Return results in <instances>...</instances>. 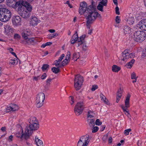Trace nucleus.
Segmentation results:
<instances>
[{
	"label": "nucleus",
	"instance_id": "a878e982",
	"mask_svg": "<svg viewBox=\"0 0 146 146\" xmlns=\"http://www.w3.org/2000/svg\"><path fill=\"white\" fill-rule=\"evenodd\" d=\"M135 61V60L133 59L129 62L126 64L125 66L127 68H130L132 66L133 64L134 63Z\"/></svg>",
	"mask_w": 146,
	"mask_h": 146
},
{
	"label": "nucleus",
	"instance_id": "bf43d9fd",
	"mask_svg": "<svg viewBox=\"0 0 146 146\" xmlns=\"http://www.w3.org/2000/svg\"><path fill=\"white\" fill-rule=\"evenodd\" d=\"M13 138V136L12 135H11L9 137L8 140L9 141H11Z\"/></svg>",
	"mask_w": 146,
	"mask_h": 146
},
{
	"label": "nucleus",
	"instance_id": "aec40b11",
	"mask_svg": "<svg viewBox=\"0 0 146 146\" xmlns=\"http://www.w3.org/2000/svg\"><path fill=\"white\" fill-rule=\"evenodd\" d=\"M29 2L25 1L23 6L25 7L27 10L29 12L31 11L32 9V6Z\"/></svg>",
	"mask_w": 146,
	"mask_h": 146
},
{
	"label": "nucleus",
	"instance_id": "72a5a7b5",
	"mask_svg": "<svg viewBox=\"0 0 146 146\" xmlns=\"http://www.w3.org/2000/svg\"><path fill=\"white\" fill-rule=\"evenodd\" d=\"M81 7L83 9H87L88 8L87 4L86 3L84 2H82L80 3V7Z\"/></svg>",
	"mask_w": 146,
	"mask_h": 146
},
{
	"label": "nucleus",
	"instance_id": "ea45409f",
	"mask_svg": "<svg viewBox=\"0 0 146 146\" xmlns=\"http://www.w3.org/2000/svg\"><path fill=\"white\" fill-rule=\"evenodd\" d=\"M26 41V43H31L34 41L35 39L34 38H28Z\"/></svg>",
	"mask_w": 146,
	"mask_h": 146
},
{
	"label": "nucleus",
	"instance_id": "a211bd4d",
	"mask_svg": "<svg viewBox=\"0 0 146 146\" xmlns=\"http://www.w3.org/2000/svg\"><path fill=\"white\" fill-rule=\"evenodd\" d=\"M30 34V32L29 30H25L22 33V37L25 40H27L28 39V36Z\"/></svg>",
	"mask_w": 146,
	"mask_h": 146
},
{
	"label": "nucleus",
	"instance_id": "680f3d73",
	"mask_svg": "<svg viewBox=\"0 0 146 146\" xmlns=\"http://www.w3.org/2000/svg\"><path fill=\"white\" fill-rule=\"evenodd\" d=\"M78 42H84L83 40L80 38L78 37V40H77Z\"/></svg>",
	"mask_w": 146,
	"mask_h": 146
},
{
	"label": "nucleus",
	"instance_id": "0e129e2a",
	"mask_svg": "<svg viewBox=\"0 0 146 146\" xmlns=\"http://www.w3.org/2000/svg\"><path fill=\"white\" fill-rule=\"evenodd\" d=\"M49 31L50 33H54L55 31L54 29H51L49 30Z\"/></svg>",
	"mask_w": 146,
	"mask_h": 146
},
{
	"label": "nucleus",
	"instance_id": "5fc2aeb1",
	"mask_svg": "<svg viewBox=\"0 0 146 146\" xmlns=\"http://www.w3.org/2000/svg\"><path fill=\"white\" fill-rule=\"evenodd\" d=\"M92 112V111H88V117H90V118H91L92 117H93L94 116L91 115L90 114V113Z\"/></svg>",
	"mask_w": 146,
	"mask_h": 146
},
{
	"label": "nucleus",
	"instance_id": "0eeeda50",
	"mask_svg": "<svg viewBox=\"0 0 146 146\" xmlns=\"http://www.w3.org/2000/svg\"><path fill=\"white\" fill-rule=\"evenodd\" d=\"M45 98V94L43 92L39 93L37 95L36 101V106L37 108H40L43 106Z\"/></svg>",
	"mask_w": 146,
	"mask_h": 146
},
{
	"label": "nucleus",
	"instance_id": "473e14b6",
	"mask_svg": "<svg viewBox=\"0 0 146 146\" xmlns=\"http://www.w3.org/2000/svg\"><path fill=\"white\" fill-rule=\"evenodd\" d=\"M134 19L133 17H129L128 18L127 22L129 24H132L134 22Z\"/></svg>",
	"mask_w": 146,
	"mask_h": 146
},
{
	"label": "nucleus",
	"instance_id": "49530a36",
	"mask_svg": "<svg viewBox=\"0 0 146 146\" xmlns=\"http://www.w3.org/2000/svg\"><path fill=\"white\" fill-rule=\"evenodd\" d=\"M131 131V129H126L124 131V133L126 135H127L129 134V133Z\"/></svg>",
	"mask_w": 146,
	"mask_h": 146
},
{
	"label": "nucleus",
	"instance_id": "b1692460",
	"mask_svg": "<svg viewBox=\"0 0 146 146\" xmlns=\"http://www.w3.org/2000/svg\"><path fill=\"white\" fill-rule=\"evenodd\" d=\"M95 120L93 119H88L87 120L88 125L90 127L92 128L95 125Z\"/></svg>",
	"mask_w": 146,
	"mask_h": 146
},
{
	"label": "nucleus",
	"instance_id": "7c9ffc66",
	"mask_svg": "<svg viewBox=\"0 0 146 146\" xmlns=\"http://www.w3.org/2000/svg\"><path fill=\"white\" fill-rule=\"evenodd\" d=\"M120 70V68L116 65H113L112 68V70L115 72H117Z\"/></svg>",
	"mask_w": 146,
	"mask_h": 146
},
{
	"label": "nucleus",
	"instance_id": "423d86ee",
	"mask_svg": "<svg viewBox=\"0 0 146 146\" xmlns=\"http://www.w3.org/2000/svg\"><path fill=\"white\" fill-rule=\"evenodd\" d=\"M90 14L89 15H88L86 17L87 20L86 25L87 28L89 29H90V24L95 20L97 17H99L100 16L98 13H94L92 14V16Z\"/></svg>",
	"mask_w": 146,
	"mask_h": 146
},
{
	"label": "nucleus",
	"instance_id": "5701e85b",
	"mask_svg": "<svg viewBox=\"0 0 146 146\" xmlns=\"http://www.w3.org/2000/svg\"><path fill=\"white\" fill-rule=\"evenodd\" d=\"M16 0H6L7 5L10 7L14 8Z\"/></svg>",
	"mask_w": 146,
	"mask_h": 146
},
{
	"label": "nucleus",
	"instance_id": "f704fd0d",
	"mask_svg": "<svg viewBox=\"0 0 146 146\" xmlns=\"http://www.w3.org/2000/svg\"><path fill=\"white\" fill-rule=\"evenodd\" d=\"M59 68L58 67L57 68L55 67H53L52 69V70L54 73L57 74L60 71Z\"/></svg>",
	"mask_w": 146,
	"mask_h": 146
},
{
	"label": "nucleus",
	"instance_id": "f03ea898",
	"mask_svg": "<svg viewBox=\"0 0 146 146\" xmlns=\"http://www.w3.org/2000/svg\"><path fill=\"white\" fill-rule=\"evenodd\" d=\"M11 13L9 10L6 8L5 5L0 6V20L3 22L9 21L11 17Z\"/></svg>",
	"mask_w": 146,
	"mask_h": 146
},
{
	"label": "nucleus",
	"instance_id": "7ed1b4c3",
	"mask_svg": "<svg viewBox=\"0 0 146 146\" xmlns=\"http://www.w3.org/2000/svg\"><path fill=\"white\" fill-rule=\"evenodd\" d=\"M94 3V2H93L92 3V5H90L88 6L87 9L85 8L83 9L81 7H80L79 9V13L80 15H82L85 12L87 13L86 15V17H87V16L88 15H89L90 14H91V15L92 16V14L94 13H98V12L96 11L95 7L93 6Z\"/></svg>",
	"mask_w": 146,
	"mask_h": 146
},
{
	"label": "nucleus",
	"instance_id": "dca6fc26",
	"mask_svg": "<svg viewBox=\"0 0 146 146\" xmlns=\"http://www.w3.org/2000/svg\"><path fill=\"white\" fill-rule=\"evenodd\" d=\"M141 30L146 31V25H145L143 19L139 22L138 26Z\"/></svg>",
	"mask_w": 146,
	"mask_h": 146
},
{
	"label": "nucleus",
	"instance_id": "de8ad7c7",
	"mask_svg": "<svg viewBox=\"0 0 146 146\" xmlns=\"http://www.w3.org/2000/svg\"><path fill=\"white\" fill-rule=\"evenodd\" d=\"M64 56V54H62L60 56L59 58L58 61L61 62Z\"/></svg>",
	"mask_w": 146,
	"mask_h": 146
},
{
	"label": "nucleus",
	"instance_id": "2f4dec72",
	"mask_svg": "<svg viewBox=\"0 0 146 146\" xmlns=\"http://www.w3.org/2000/svg\"><path fill=\"white\" fill-rule=\"evenodd\" d=\"M70 61V60L65 59L62 62L61 65L59 66V67H61L62 66L66 65Z\"/></svg>",
	"mask_w": 146,
	"mask_h": 146
},
{
	"label": "nucleus",
	"instance_id": "9d476101",
	"mask_svg": "<svg viewBox=\"0 0 146 146\" xmlns=\"http://www.w3.org/2000/svg\"><path fill=\"white\" fill-rule=\"evenodd\" d=\"M89 137L87 135L81 136L78 142L77 146H87L90 141Z\"/></svg>",
	"mask_w": 146,
	"mask_h": 146
},
{
	"label": "nucleus",
	"instance_id": "052dcab7",
	"mask_svg": "<svg viewBox=\"0 0 146 146\" xmlns=\"http://www.w3.org/2000/svg\"><path fill=\"white\" fill-rule=\"evenodd\" d=\"M113 1L114 4L117 6L118 5L117 0H113Z\"/></svg>",
	"mask_w": 146,
	"mask_h": 146
},
{
	"label": "nucleus",
	"instance_id": "2eb2a0df",
	"mask_svg": "<svg viewBox=\"0 0 146 146\" xmlns=\"http://www.w3.org/2000/svg\"><path fill=\"white\" fill-rule=\"evenodd\" d=\"M128 50H125L122 53V60L124 61H126L129 58Z\"/></svg>",
	"mask_w": 146,
	"mask_h": 146
},
{
	"label": "nucleus",
	"instance_id": "09e8293b",
	"mask_svg": "<svg viewBox=\"0 0 146 146\" xmlns=\"http://www.w3.org/2000/svg\"><path fill=\"white\" fill-rule=\"evenodd\" d=\"M115 13L116 14L119 15L120 13L119 11V8L117 6H116L115 8Z\"/></svg>",
	"mask_w": 146,
	"mask_h": 146
},
{
	"label": "nucleus",
	"instance_id": "6e6d98bb",
	"mask_svg": "<svg viewBox=\"0 0 146 146\" xmlns=\"http://www.w3.org/2000/svg\"><path fill=\"white\" fill-rule=\"evenodd\" d=\"M46 76H47V75H46V74L45 73H44L43 74V75H42L41 76V78L43 80L46 77Z\"/></svg>",
	"mask_w": 146,
	"mask_h": 146
},
{
	"label": "nucleus",
	"instance_id": "c03bdc74",
	"mask_svg": "<svg viewBox=\"0 0 146 146\" xmlns=\"http://www.w3.org/2000/svg\"><path fill=\"white\" fill-rule=\"evenodd\" d=\"M93 128L92 129V132L93 133H95L98 131L99 129V128L97 126H95L93 127Z\"/></svg>",
	"mask_w": 146,
	"mask_h": 146
},
{
	"label": "nucleus",
	"instance_id": "e433bc0d",
	"mask_svg": "<svg viewBox=\"0 0 146 146\" xmlns=\"http://www.w3.org/2000/svg\"><path fill=\"white\" fill-rule=\"evenodd\" d=\"M100 98L102 101H103L105 103L107 102V100L106 99V98L105 96H104L103 94L102 93H101L100 94Z\"/></svg>",
	"mask_w": 146,
	"mask_h": 146
},
{
	"label": "nucleus",
	"instance_id": "603ef678",
	"mask_svg": "<svg viewBox=\"0 0 146 146\" xmlns=\"http://www.w3.org/2000/svg\"><path fill=\"white\" fill-rule=\"evenodd\" d=\"M14 38L15 39H18L20 38V36L18 34H15L14 35Z\"/></svg>",
	"mask_w": 146,
	"mask_h": 146
},
{
	"label": "nucleus",
	"instance_id": "3c124183",
	"mask_svg": "<svg viewBox=\"0 0 146 146\" xmlns=\"http://www.w3.org/2000/svg\"><path fill=\"white\" fill-rule=\"evenodd\" d=\"M135 57V53H133L129 54V58H133Z\"/></svg>",
	"mask_w": 146,
	"mask_h": 146
},
{
	"label": "nucleus",
	"instance_id": "338daca9",
	"mask_svg": "<svg viewBox=\"0 0 146 146\" xmlns=\"http://www.w3.org/2000/svg\"><path fill=\"white\" fill-rule=\"evenodd\" d=\"M25 1H27L28 2H29L30 3H32L33 2L34 0H25Z\"/></svg>",
	"mask_w": 146,
	"mask_h": 146
},
{
	"label": "nucleus",
	"instance_id": "69168bd1",
	"mask_svg": "<svg viewBox=\"0 0 146 146\" xmlns=\"http://www.w3.org/2000/svg\"><path fill=\"white\" fill-rule=\"evenodd\" d=\"M46 46H49L51 45L52 44V43L50 42H48L46 43Z\"/></svg>",
	"mask_w": 146,
	"mask_h": 146
},
{
	"label": "nucleus",
	"instance_id": "20e7f679",
	"mask_svg": "<svg viewBox=\"0 0 146 146\" xmlns=\"http://www.w3.org/2000/svg\"><path fill=\"white\" fill-rule=\"evenodd\" d=\"M146 35L143 31H138L135 32L133 37L134 40L138 42H141L145 39Z\"/></svg>",
	"mask_w": 146,
	"mask_h": 146
},
{
	"label": "nucleus",
	"instance_id": "c85d7f7f",
	"mask_svg": "<svg viewBox=\"0 0 146 146\" xmlns=\"http://www.w3.org/2000/svg\"><path fill=\"white\" fill-rule=\"evenodd\" d=\"M21 130H22L21 133L19 132L17 133L16 134V136L18 137H20L21 139H23V138H24L25 140H27V139H25L24 137L25 134H23V131L22 130V127H21Z\"/></svg>",
	"mask_w": 146,
	"mask_h": 146
},
{
	"label": "nucleus",
	"instance_id": "4468645a",
	"mask_svg": "<svg viewBox=\"0 0 146 146\" xmlns=\"http://www.w3.org/2000/svg\"><path fill=\"white\" fill-rule=\"evenodd\" d=\"M25 1L23 0H21L17 2L16 0L15 3L14 4V8L16 9L18 7L19 10H20L22 6H23L25 3Z\"/></svg>",
	"mask_w": 146,
	"mask_h": 146
},
{
	"label": "nucleus",
	"instance_id": "a19ab883",
	"mask_svg": "<svg viewBox=\"0 0 146 146\" xmlns=\"http://www.w3.org/2000/svg\"><path fill=\"white\" fill-rule=\"evenodd\" d=\"M131 77L132 79H137L138 78V76H136V74L134 72L131 73Z\"/></svg>",
	"mask_w": 146,
	"mask_h": 146
},
{
	"label": "nucleus",
	"instance_id": "412c9836",
	"mask_svg": "<svg viewBox=\"0 0 146 146\" xmlns=\"http://www.w3.org/2000/svg\"><path fill=\"white\" fill-rule=\"evenodd\" d=\"M123 92V90L121 88H120L118 90L117 94L116 102L118 103L120 100L122 96V93Z\"/></svg>",
	"mask_w": 146,
	"mask_h": 146
},
{
	"label": "nucleus",
	"instance_id": "a18cd8bd",
	"mask_svg": "<svg viewBox=\"0 0 146 146\" xmlns=\"http://www.w3.org/2000/svg\"><path fill=\"white\" fill-rule=\"evenodd\" d=\"M70 53L69 51H68L67 53V54L66 57V59L70 60Z\"/></svg>",
	"mask_w": 146,
	"mask_h": 146
},
{
	"label": "nucleus",
	"instance_id": "79ce46f5",
	"mask_svg": "<svg viewBox=\"0 0 146 146\" xmlns=\"http://www.w3.org/2000/svg\"><path fill=\"white\" fill-rule=\"evenodd\" d=\"M54 64L56 66L59 67V66L61 65L60 62L58 61V60H56L54 62Z\"/></svg>",
	"mask_w": 146,
	"mask_h": 146
},
{
	"label": "nucleus",
	"instance_id": "4be33fe9",
	"mask_svg": "<svg viewBox=\"0 0 146 146\" xmlns=\"http://www.w3.org/2000/svg\"><path fill=\"white\" fill-rule=\"evenodd\" d=\"M21 15L24 19L27 18L30 16V13L25 11H23L21 13Z\"/></svg>",
	"mask_w": 146,
	"mask_h": 146
},
{
	"label": "nucleus",
	"instance_id": "e2e57ef3",
	"mask_svg": "<svg viewBox=\"0 0 146 146\" xmlns=\"http://www.w3.org/2000/svg\"><path fill=\"white\" fill-rule=\"evenodd\" d=\"M5 129H6V127H2L1 128V130L3 132H4L6 131Z\"/></svg>",
	"mask_w": 146,
	"mask_h": 146
},
{
	"label": "nucleus",
	"instance_id": "f3484780",
	"mask_svg": "<svg viewBox=\"0 0 146 146\" xmlns=\"http://www.w3.org/2000/svg\"><path fill=\"white\" fill-rule=\"evenodd\" d=\"M39 23V21L36 17H33L31 19L30 24L32 26L36 25Z\"/></svg>",
	"mask_w": 146,
	"mask_h": 146
},
{
	"label": "nucleus",
	"instance_id": "f257e3e1",
	"mask_svg": "<svg viewBox=\"0 0 146 146\" xmlns=\"http://www.w3.org/2000/svg\"><path fill=\"white\" fill-rule=\"evenodd\" d=\"M30 124L27 126L25 132L24 138L26 139L29 138L33 131L37 130L39 128L38 121L36 117H31L29 120Z\"/></svg>",
	"mask_w": 146,
	"mask_h": 146
},
{
	"label": "nucleus",
	"instance_id": "9b49d317",
	"mask_svg": "<svg viewBox=\"0 0 146 146\" xmlns=\"http://www.w3.org/2000/svg\"><path fill=\"white\" fill-rule=\"evenodd\" d=\"M107 0H102L99 3L97 6L98 9L101 11H103V7L104 6H106L107 5Z\"/></svg>",
	"mask_w": 146,
	"mask_h": 146
},
{
	"label": "nucleus",
	"instance_id": "58836bf2",
	"mask_svg": "<svg viewBox=\"0 0 146 146\" xmlns=\"http://www.w3.org/2000/svg\"><path fill=\"white\" fill-rule=\"evenodd\" d=\"M58 36V34L57 33L51 34L48 36V38L50 39H52L54 37H55Z\"/></svg>",
	"mask_w": 146,
	"mask_h": 146
},
{
	"label": "nucleus",
	"instance_id": "6e6552de",
	"mask_svg": "<svg viewBox=\"0 0 146 146\" xmlns=\"http://www.w3.org/2000/svg\"><path fill=\"white\" fill-rule=\"evenodd\" d=\"M83 82V77L80 75H77L75 76L74 80V87L78 90L81 88V86Z\"/></svg>",
	"mask_w": 146,
	"mask_h": 146
},
{
	"label": "nucleus",
	"instance_id": "8fccbe9b",
	"mask_svg": "<svg viewBox=\"0 0 146 146\" xmlns=\"http://www.w3.org/2000/svg\"><path fill=\"white\" fill-rule=\"evenodd\" d=\"M98 87L96 85H93L91 88V90L92 91H94L96 89H97Z\"/></svg>",
	"mask_w": 146,
	"mask_h": 146
},
{
	"label": "nucleus",
	"instance_id": "393cba45",
	"mask_svg": "<svg viewBox=\"0 0 146 146\" xmlns=\"http://www.w3.org/2000/svg\"><path fill=\"white\" fill-rule=\"evenodd\" d=\"M35 141L37 146H43L42 141L38 139L37 137H35Z\"/></svg>",
	"mask_w": 146,
	"mask_h": 146
},
{
	"label": "nucleus",
	"instance_id": "c9c22d12",
	"mask_svg": "<svg viewBox=\"0 0 146 146\" xmlns=\"http://www.w3.org/2000/svg\"><path fill=\"white\" fill-rule=\"evenodd\" d=\"M49 66L47 64H44L42 67V70L44 71L46 70H47L49 68Z\"/></svg>",
	"mask_w": 146,
	"mask_h": 146
},
{
	"label": "nucleus",
	"instance_id": "f8f14e48",
	"mask_svg": "<svg viewBox=\"0 0 146 146\" xmlns=\"http://www.w3.org/2000/svg\"><path fill=\"white\" fill-rule=\"evenodd\" d=\"M12 21L13 25H21V19L19 16H15L13 18Z\"/></svg>",
	"mask_w": 146,
	"mask_h": 146
},
{
	"label": "nucleus",
	"instance_id": "13d9d810",
	"mask_svg": "<svg viewBox=\"0 0 146 146\" xmlns=\"http://www.w3.org/2000/svg\"><path fill=\"white\" fill-rule=\"evenodd\" d=\"M105 127L106 126L105 125L101 126L100 130L103 131L105 129Z\"/></svg>",
	"mask_w": 146,
	"mask_h": 146
},
{
	"label": "nucleus",
	"instance_id": "774afa93",
	"mask_svg": "<svg viewBox=\"0 0 146 146\" xmlns=\"http://www.w3.org/2000/svg\"><path fill=\"white\" fill-rule=\"evenodd\" d=\"M112 137H110L108 140L109 143H111L112 142Z\"/></svg>",
	"mask_w": 146,
	"mask_h": 146
},
{
	"label": "nucleus",
	"instance_id": "1a4fd4ad",
	"mask_svg": "<svg viewBox=\"0 0 146 146\" xmlns=\"http://www.w3.org/2000/svg\"><path fill=\"white\" fill-rule=\"evenodd\" d=\"M84 106L82 102H78L74 108V112L77 115H79L82 112Z\"/></svg>",
	"mask_w": 146,
	"mask_h": 146
},
{
	"label": "nucleus",
	"instance_id": "4d7b16f0",
	"mask_svg": "<svg viewBox=\"0 0 146 146\" xmlns=\"http://www.w3.org/2000/svg\"><path fill=\"white\" fill-rule=\"evenodd\" d=\"M86 35H82V36L80 37V38L84 42V39L85 38Z\"/></svg>",
	"mask_w": 146,
	"mask_h": 146
},
{
	"label": "nucleus",
	"instance_id": "cd10ccee",
	"mask_svg": "<svg viewBox=\"0 0 146 146\" xmlns=\"http://www.w3.org/2000/svg\"><path fill=\"white\" fill-rule=\"evenodd\" d=\"M4 27V29H5V32L8 33V32H13L12 29L11 28L9 25H5Z\"/></svg>",
	"mask_w": 146,
	"mask_h": 146
},
{
	"label": "nucleus",
	"instance_id": "39448f33",
	"mask_svg": "<svg viewBox=\"0 0 146 146\" xmlns=\"http://www.w3.org/2000/svg\"><path fill=\"white\" fill-rule=\"evenodd\" d=\"M131 97V95L128 94L125 101V105H122L121 106V108L123 110V112L128 117V115H129V110L128 108H129L130 105V98Z\"/></svg>",
	"mask_w": 146,
	"mask_h": 146
},
{
	"label": "nucleus",
	"instance_id": "ddd939ff",
	"mask_svg": "<svg viewBox=\"0 0 146 146\" xmlns=\"http://www.w3.org/2000/svg\"><path fill=\"white\" fill-rule=\"evenodd\" d=\"M19 109L18 106L15 104H11L10 106H7L6 108L7 112L13 111H14L17 110Z\"/></svg>",
	"mask_w": 146,
	"mask_h": 146
},
{
	"label": "nucleus",
	"instance_id": "bb28decb",
	"mask_svg": "<svg viewBox=\"0 0 146 146\" xmlns=\"http://www.w3.org/2000/svg\"><path fill=\"white\" fill-rule=\"evenodd\" d=\"M123 29L124 33L125 34L131 33V29L129 27L127 26H124Z\"/></svg>",
	"mask_w": 146,
	"mask_h": 146
},
{
	"label": "nucleus",
	"instance_id": "4c0bfd02",
	"mask_svg": "<svg viewBox=\"0 0 146 146\" xmlns=\"http://www.w3.org/2000/svg\"><path fill=\"white\" fill-rule=\"evenodd\" d=\"M52 79L51 78H48L46 80V84L45 86V88H46V87H48L49 86L50 84V82H51L52 80Z\"/></svg>",
	"mask_w": 146,
	"mask_h": 146
},
{
	"label": "nucleus",
	"instance_id": "6ab92c4d",
	"mask_svg": "<svg viewBox=\"0 0 146 146\" xmlns=\"http://www.w3.org/2000/svg\"><path fill=\"white\" fill-rule=\"evenodd\" d=\"M78 33L76 32L75 34L72 36L70 40V42L72 44L75 43L78 40Z\"/></svg>",
	"mask_w": 146,
	"mask_h": 146
},
{
	"label": "nucleus",
	"instance_id": "37998d69",
	"mask_svg": "<svg viewBox=\"0 0 146 146\" xmlns=\"http://www.w3.org/2000/svg\"><path fill=\"white\" fill-rule=\"evenodd\" d=\"M95 124L96 125H100L102 124V122L99 119H97L96 121Z\"/></svg>",
	"mask_w": 146,
	"mask_h": 146
},
{
	"label": "nucleus",
	"instance_id": "864d4df0",
	"mask_svg": "<svg viewBox=\"0 0 146 146\" xmlns=\"http://www.w3.org/2000/svg\"><path fill=\"white\" fill-rule=\"evenodd\" d=\"M115 21L117 23H120V19H119V16H116L115 19Z\"/></svg>",
	"mask_w": 146,
	"mask_h": 146
},
{
	"label": "nucleus",
	"instance_id": "c756f323",
	"mask_svg": "<svg viewBox=\"0 0 146 146\" xmlns=\"http://www.w3.org/2000/svg\"><path fill=\"white\" fill-rule=\"evenodd\" d=\"M80 57L79 52H74L73 55V59L74 61H76Z\"/></svg>",
	"mask_w": 146,
	"mask_h": 146
}]
</instances>
